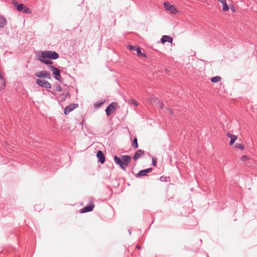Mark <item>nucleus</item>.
I'll list each match as a JSON object with an SVG mask.
<instances>
[{
    "instance_id": "1",
    "label": "nucleus",
    "mask_w": 257,
    "mask_h": 257,
    "mask_svg": "<svg viewBox=\"0 0 257 257\" xmlns=\"http://www.w3.org/2000/svg\"><path fill=\"white\" fill-rule=\"evenodd\" d=\"M131 160V157L128 155H122L121 158L118 157L117 156H114V161L118 165H119L121 169L123 170H126L125 166L128 165Z\"/></svg>"
},
{
    "instance_id": "2",
    "label": "nucleus",
    "mask_w": 257,
    "mask_h": 257,
    "mask_svg": "<svg viewBox=\"0 0 257 257\" xmlns=\"http://www.w3.org/2000/svg\"><path fill=\"white\" fill-rule=\"evenodd\" d=\"M37 54H39L41 58H48L50 60H55L59 57L58 53L54 51H40Z\"/></svg>"
},
{
    "instance_id": "3",
    "label": "nucleus",
    "mask_w": 257,
    "mask_h": 257,
    "mask_svg": "<svg viewBox=\"0 0 257 257\" xmlns=\"http://www.w3.org/2000/svg\"><path fill=\"white\" fill-rule=\"evenodd\" d=\"M13 4L17 8L18 11L23 12V13L27 14L31 13L30 9L24 4H19L16 0H13Z\"/></svg>"
},
{
    "instance_id": "4",
    "label": "nucleus",
    "mask_w": 257,
    "mask_h": 257,
    "mask_svg": "<svg viewBox=\"0 0 257 257\" xmlns=\"http://www.w3.org/2000/svg\"><path fill=\"white\" fill-rule=\"evenodd\" d=\"M49 69L51 71H52V75L54 78L59 81H60V77H61V71L58 68L55 67L53 65H50L49 66Z\"/></svg>"
},
{
    "instance_id": "5",
    "label": "nucleus",
    "mask_w": 257,
    "mask_h": 257,
    "mask_svg": "<svg viewBox=\"0 0 257 257\" xmlns=\"http://www.w3.org/2000/svg\"><path fill=\"white\" fill-rule=\"evenodd\" d=\"M36 83L39 86L43 88L50 89L52 87L51 84L48 81L45 80L37 79Z\"/></svg>"
},
{
    "instance_id": "6",
    "label": "nucleus",
    "mask_w": 257,
    "mask_h": 257,
    "mask_svg": "<svg viewBox=\"0 0 257 257\" xmlns=\"http://www.w3.org/2000/svg\"><path fill=\"white\" fill-rule=\"evenodd\" d=\"M163 5L167 11H170L173 14H176L178 12L177 8L174 6L171 5L169 2H165Z\"/></svg>"
},
{
    "instance_id": "7",
    "label": "nucleus",
    "mask_w": 257,
    "mask_h": 257,
    "mask_svg": "<svg viewBox=\"0 0 257 257\" xmlns=\"http://www.w3.org/2000/svg\"><path fill=\"white\" fill-rule=\"evenodd\" d=\"M117 106V103L115 102L110 103L105 109L106 114L107 116H110L114 111Z\"/></svg>"
},
{
    "instance_id": "8",
    "label": "nucleus",
    "mask_w": 257,
    "mask_h": 257,
    "mask_svg": "<svg viewBox=\"0 0 257 257\" xmlns=\"http://www.w3.org/2000/svg\"><path fill=\"white\" fill-rule=\"evenodd\" d=\"M35 75L36 77H39V78H47L49 79H51V76L50 72H49L48 71H45V70L39 71V72H37Z\"/></svg>"
},
{
    "instance_id": "9",
    "label": "nucleus",
    "mask_w": 257,
    "mask_h": 257,
    "mask_svg": "<svg viewBox=\"0 0 257 257\" xmlns=\"http://www.w3.org/2000/svg\"><path fill=\"white\" fill-rule=\"evenodd\" d=\"M37 59L39 61H40L41 62H42L45 64L49 65V67L50 65H52V64H53V61L51 60L48 59V58H41V56H39V54H37Z\"/></svg>"
},
{
    "instance_id": "10",
    "label": "nucleus",
    "mask_w": 257,
    "mask_h": 257,
    "mask_svg": "<svg viewBox=\"0 0 257 257\" xmlns=\"http://www.w3.org/2000/svg\"><path fill=\"white\" fill-rule=\"evenodd\" d=\"M78 107V104H71L67 106L64 109V113L66 115L73 111L75 108Z\"/></svg>"
},
{
    "instance_id": "11",
    "label": "nucleus",
    "mask_w": 257,
    "mask_h": 257,
    "mask_svg": "<svg viewBox=\"0 0 257 257\" xmlns=\"http://www.w3.org/2000/svg\"><path fill=\"white\" fill-rule=\"evenodd\" d=\"M94 207L93 203H91L89 205H86L80 210V212L82 213L90 212L93 210Z\"/></svg>"
},
{
    "instance_id": "12",
    "label": "nucleus",
    "mask_w": 257,
    "mask_h": 257,
    "mask_svg": "<svg viewBox=\"0 0 257 257\" xmlns=\"http://www.w3.org/2000/svg\"><path fill=\"white\" fill-rule=\"evenodd\" d=\"M96 157L98 159V161L101 164H103L104 163L105 161V157L102 151L98 150L97 152Z\"/></svg>"
},
{
    "instance_id": "13",
    "label": "nucleus",
    "mask_w": 257,
    "mask_h": 257,
    "mask_svg": "<svg viewBox=\"0 0 257 257\" xmlns=\"http://www.w3.org/2000/svg\"><path fill=\"white\" fill-rule=\"evenodd\" d=\"M172 41H173L172 37H171L169 36H167V35L163 36L161 39V42L162 44H164L166 42H169V43H172Z\"/></svg>"
},
{
    "instance_id": "14",
    "label": "nucleus",
    "mask_w": 257,
    "mask_h": 257,
    "mask_svg": "<svg viewBox=\"0 0 257 257\" xmlns=\"http://www.w3.org/2000/svg\"><path fill=\"white\" fill-rule=\"evenodd\" d=\"M226 136L230 139V141L229 142L230 145H232L237 139V136L231 134L230 133L227 134Z\"/></svg>"
},
{
    "instance_id": "15",
    "label": "nucleus",
    "mask_w": 257,
    "mask_h": 257,
    "mask_svg": "<svg viewBox=\"0 0 257 257\" xmlns=\"http://www.w3.org/2000/svg\"><path fill=\"white\" fill-rule=\"evenodd\" d=\"M145 154V152L142 150H138L136 153L135 154L133 159L135 160H137L140 157L143 156Z\"/></svg>"
},
{
    "instance_id": "16",
    "label": "nucleus",
    "mask_w": 257,
    "mask_h": 257,
    "mask_svg": "<svg viewBox=\"0 0 257 257\" xmlns=\"http://www.w3.org/2000/svg\"><path fill=\"white\" fill-rule=\"evenodd\" d=\"M222 4V10L224 12H227L229 10V7L226 3V0H217Z\"/></svg>"
},
{
    "instance_id": "17",
    "label": "nucleus",
    "mask_w": 257,
    "mask_h": 257,
    "mask_svg": "<svg viewBox=\"0 0 257 257\" xmlns=\"http://www.w3.org/2000/svg\"><path fill=\"white\" fill-rule=\"evenodd\" d=\"M7 23L6 19L3 16H0V28H4Z\"/></svg>"
},
{
    "instance_id": "18",
    "label": "nucleus",
    "mask_w": 257,
    "mask_h": 257,
    "mask_svg": "<svg viewBox=\"0 0 257 257\" xmlns=\"http://www.w3.org/2000/svg\"><path fill=\"white\" fill-rule=\"evenodd\" d=\"M136 52L137 53V55L138 56H141V57H147V56L145 54V53H142L141 52V48L139 47H137V48L136 49Z\"/></svg>"
},
{
    "instance_id": "19",
    "label": "nucleus",
    "mask_w": 257,
    "mask_h": 257,
    "mask_svg": "<svg viewBox=\"0 0 257 257\" xmlns=\"http://www.w3.org/2000/svg\"><path fill=\"white\" fill-rule=\"evenodd\" d=\"M132 146L134 149H137L139 147L138 143V139L137 138H135L132 143Z\"/></svg>"
},
{
    "instance_id": "20",
    "label": "nucleus",
    "mask_w": 257,
    "mask_h": 257,
    "mask_svg": "<svg viewBox=\"0 0 257 257\" xmlns=\"http://www.w3.org/2000/svg\"><path fill=\"white\" fill-rule=\"evenodd\" d=\"M146 176H147V174H146L144 170H142L140 171L139 173L136 175L137 177H140Z\"/></svg>"
},
{
    "instance_id": "21",
    "label": "nucleus",
    "mask_w": 257,
    "mask_h": 257,
    "mask_svg": "<svg viewBox=\"0 0 257 257\" xmlns=\"http://www.w3.org/2000/svg\"><path fill=\"white\" fill-rule=\"evenodd\" d=\"M221 78L220 76H216L212 77L211 78V81L212 82L216 83V82H219L221 80Z\"/></svg>"
},
{
    "instance_id": "22",
    "label": "nucleus",
    "mask_w": 257,
    "mask_h": 257,
    "mask_svg": "<svg viewBox=\"0 0 257 257\" xmlns=\"http://www.w3.org/2000/svg\"><path fill=\"white\" fill-rule=\"evenodd\" d=\"M105 102V100L101 101H98L94 103V107L95 108L97 109L99 108Z\"/></svg>"
},
{
    "instance_id": "23",
    "label": "nucleus",
    "mask_w": 257,
    "mask_h": 257,
    "mask_svg": "<svg viewBox=\"0 0 257 257\" xmlns=\"http://www.w3.org/2000/svg\"><path fill=\"white\" fill-rule=\"evenodd\" d=\"M234 148L241 150H243L244 149V145L240 143H236L234 145Z\"/></svg>"
},
{
    "instance_id": "24",
    "label": "nucleus",
    "mask_w": 257,
    "mask_h": 257,
    "mask_svg": "<svg viewBox=\"0 0 257 257\" xmlns=\"http://www.w3.org/2000/svg\"><path fill=\"white\" fill-rule=\"evenodd\" d=\"M128 49L132 51V52H135L136 51V49L137 48V47H136V46H133V45H128Z\"/></svg>"
},
{
    "instance_id": "25",
    "label": "nucleus",
    "mask_w": 257,
    "mask_h": 257,
    "mask_svg": "<svg viewBox=\"0 0 257 257\" xmlns=\"http://www.w3.org/2000/svg\"><path fill=\"white\" fill-rule=\"evenodd\" d=\"M55 90L58 92H60L62 90V88L59 84H57L55 86Z\"/></svg>"
},
{
    "instance_id": "26",
    "label": "nucleus",
    "mask_w": 257,
    "mask_h": 257,
    "mask_svg": "<svg viewBox=\"0 0 257 257\" xmlns=\"http://www.w3.org/2000/svg\"><path fill=\"white\" fill-rule=\"evenodd\" d=\"M240 160L242 162H246L249 160V158L246 155H243L241 157Z\"/></svg>"
},
{
    "instance_id": "27",
    "label": "nucleus",
    "mask_w": 257,
    "mask_h": 257,
    "mask_svg": "<svg viewBox=\"0 0 257 257\" xmlns=\"http://www.w3.org/2000/svg\"><path fill=\"white\" fill-rule=\"evenodd\" d=\"M144 170H145V172L146 173V174H147L148 173H150L152 171L153 168H148L146 169H144Z\"/></svg>"
},
{
    "instance_id": "28",
    "label": "nucleus",
    "mask_w": 257,
    "mask_h": 257,
    "mask_svg": "<svg viewBox=\"0 0 257 257\" xmlns=\"http://www.w3.org/2000/svg\"><path fill=\"white\" fill-rule=\"evenodd\" d=\"M157 165V159L156 158H153L152 159V165L154 166H156Z\"/></svg>"
},
{
    "instance_id": "29",
    "label": "nucleus",
    "mask_w": 257,
    "mask_h": 257,
    "mask_svg": "<svg viewBox=\"0 0 257 257\" xmlns=\"http://www.w3.org/2000/svg\"><path fill=\"white\" fill-rule=\"evenodd\" d=\"M166 179H167L166 177H164V176H161L160 178V180L162 182H166Z\"/></svg>"
},
{
    "instance_id": "30",
    "label": "nucleus",
    "mask_w": 257,
    "mask_h": 257,
    "mask_svg": "<svg viewBox=\"0 0 257 257\" xmlns=\"http://www.w3.org/2000/svg\"><path fill=\"white\" fill-rule=\"evenodd\" d=\"M69 95V93H67V94H62L61 95V96H62V98L63 99V100H65L66 99V98L67 97V96Z\"/></svg>"
},
{
    "instance_id": "31",
    "label": "nucleus",
    "mask_w": 257,
    "mask_h": 257,
    "mask_svg": "<svg viewBox=\"0 0 257 257\" xmlns=\"http://www.w3.org/2000/svg\"><path fill=\"white\" fill-rule=\"evenodd\" d=\"M159 107L161 109H163L164 108V104L162 102H159Z\"/></svg>"
},
{
    "instance_id": "32",
    "label": "nucleus",
    "mask_w": 257,
    "mask_h": 257,
    "mask_svg": "<svg viewBox=\"0 0 257 257\" xmlns=\"http://www.w3.org/2000/svg\"><path fill=\"white\" fill-rule=\"evenodd\" d=\"M166 109L170 114H173V111L170 108H167Z\"/></svg>"
},
{
    "instance_id": "33",
    "label": "nucleus",
    "mask_w": 257,
    "mask_h": 257,
    "mask_svg": "<svg viewBox=\"0 0 257 257\" xmlns=\"http://www.w3.org/2000/svg\"><path fill=\"white\" fill-rule=\"evenodd\" d=\"M133 103H134L136 106H138V103H137L136 101H134Z\"/></svg>"
},
{
    "instance_id": "34",
    "label": "nucleus",
    "mask_w": 257,
    "mask_h": 257,
    "mask_svg": "<svg viewBox=\"0 0 257 257\" xmlns=\"http://www.w3.org/2000/svg\"><path fill=\"white\" fill-rule=\"evenodd\" d=\"M231 10L233 11V12H235V9L234 7H232L231 8Z\"/></svg>"
},
{
    "instance_id": "35",
    "label": "nucleus",
    "mask_w": 257,
    "mask_h": 257,
    "mask_svg": "<svg viewBox=\"0 0 257 257\" xmlns=\"http://www.w3.org/2000/svg\"><path fill=\"white\" fill-rule=\"evenodd\" d=\"M136 247L138 248V249H140L141 248L139 245H137Z\"/></svg>"
},
{
    "instance_id": "36",
    "label": "nucleus",
    "mask_w": 257,
    "mask_h": 257,
    "mask_svg": "<svg viewBox=\"0 0 257 257\" xmlns=\"http://www.w3.org/2000/svg\"><path fill=\"white\" fill-rule=\"evenodd\" d=\"M128 232H129V234H131V231L130 230H128Z\"/></svg>"
}]
</instances>
